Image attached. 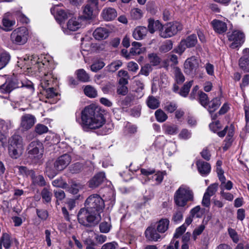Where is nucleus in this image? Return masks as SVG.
<instances>
[{
    "instance_id": "obj_44",
    "label": "nucleus",
    "mask_w": 249,
    "mask_h": 249,
    "mask_svg": "<svg viewBox=\"0 0 249 249\" xmlns=\"http://www.w3.org/2000/svg\"><path fill=\"white\" fill-rule=\"evenodd\" d=\"M84 92L86 95L91 98H94L97 95L96 89L90 86H87L85 87Z\"/></svg>"
},
{
    "instance_id": "obj_31",
    "label": "nucleus",
    "mask_w": 249,
    "mask_h": 249,
    "mask_svg": "<svg viewBox=\"0 0 249 249\" xmlns=\"http://www.w3.org/2000/svg\"><path fill=\"white\" fill-rule=\"evenodd\" d=\"M228 135L226 138V143L223 147L224 150H227L228 147L231 145L232 141L231 138L233 137L234 133V127L233 125L231 124L230 126H228L227 132Z\"/></svg>"
},
{
    "instance_id": "obj_63",
    "label": "nucleus",
    "mask_w": 249,
    "mask_h": 249,
    "mask_svg": "<svg viewBox=\"0 0 249 249\" xmlns=\"http://www.w3.org/2000/svg\"><path fill=\"white\" fill-rule=\"evenodd\" d=\"M128 92V89L125 85H120L118 87L117 93L119 95H125Z\"/></svg>"
},
{
    "instance_id": "obj_15",
    "label": "nucleus",
    "mask_w": 249,
    "mask_h": 249,
    "mask_svg": "<svg viewBox=\"0 0 249 249\" xmlns=\"http://www.w3.org/2000/svg\"><path fill=\"white\" fill-rule=\"evenodd\" d=\"M96 3L89 1L83 8V20L90 19L93 17V12L98 8Z\"/></svg>"
},
{
    "instance_id": "obj_34",
    "label": "nucleus",
    "mask_w": 249,
    "mask_h": 249,
    "mask_svg": "<svg viewBox=\"0 0 249 249\" xmlns=\"http://www.w3.org/2000/svg\"><path fill=\"white\" fill-rule=\"evenodd\" d=\"M76 74L78 79L83 82L89 81V76L84 69H79L76 71Z\"/></svg>"
},
{
    "instance_id": "obj_9",
    "label": "nucleus",
    "mask_w": 249,
    "mask_h": 249,
    "mask_svg": "<svg viewBox=\"0 0 249 249\" xmlns=\"http://www.w3.org/2000/svg\"><path fill=\"white\" fill-rule=\"evenodd\" d=\"M28 150L29 157L34 159L36 162L42 158L44 152V146L40 141L36 140L29 144Z\"/></svg>"
},
{
    "instance_id": "obj_40",
    "label": "nucleus",
    "mask_w": 249,
    "mask_h": 249,
    "mask_svg": "<svg viewBox=\"0 0 249 249\" xmlns=\"http://www.w3.org/2000/svg\"><path fill=\"white\" fill-rule=\"evenodd\" d=\"M123 63L120 60L112 62L107 67V71L109 72H114L118 70L122 66Z\"/></svg>"
},
{
    "instance_id": "obj_3",
    "label": "nucleus",
    "mask_w": 249,
    "mask_h": 249,
    "mask_svg": "<svg viewBox=\"0 0 249 249\" xmlns=\"http://www.w3.org/2000/svg\"><path fill=\"white\" fill-rule=\"evenodd\" d=\"M36 56L32 55L31 56V61L35 69L38 68L40 73V76L41 77L40 84L43 89H46L54 80L52 73L51 71H49V62L45 59L40 61L41 58H38L36 60Z\"/></svg>"
},
{
    "instance_id": "obj_2",
    "label": "nucleus",
    "mask_w": 249,
    "mask_h": 249,
    "mask_svg": "<svg viewBox=\"0 0 249 249\" xmlns=\"http://www.w3.org/2000/svg\"><path fill=\"white\" fill-rule=\"evenodd\" d=\"M81 125L86 130L101 128L106 123V119L99 109L90 105L85 107L81 113Z\"/></svg>"
},
{
    "instance_id": "obj_35",
    "label": "nucleus",
    "mask_w": 249,
    "mask_h": 249,
    "mask_svg": "<svg viewBox=\"0 0 249 249\" xmlns=\"http://www.w3.org/2000/svg\"><path fill=\"white\" fill-rule=\"evenodd\" d=\"M163 129L164 133L168 135H175L178 130V126L175 124H165Z\"/></svg>"
},
{
    "instance_id": "obj_53",
    "label": "nucleus",
    "mask_w": 249,
    "mask_h": 249,
    "mask_svg": "<svg viewBox=\"0 0 249 249\" xmlns=\"http://www.w3.org/2000/svg\"><path fill=\"white\" fill-rule=\"evenodd\" d=\"M182 213L183 212L182 210H181L180 209H178L176 212H175L172 220L175 222H178L180 221H181L182 219L183 216H182Z\"/></svg>"
},
{
    "instance_id": "obj_22",
    "label": "nucleus",
    "mask_w": 249,
    "mask_h": 249,
    "mask_svg": "<svg viewBox=\"0 0 249 249\" xmlns=\"http://www.w3.org/2000/svg\"><path fill=\"white\" fill-rule=\"evenodd\" d=\"M211 24L214 31L218 34H223L227 30V24L225 21L219 19H213Z\"/></svg>"
},
{
    "instance_id": "obj_55",
    "label": "nucleus",
    "mask_w": 249,
    "mask_h": 249,
    "mask_svg": "<svg viewBox=\"0 0 249 249\" xmlns=\"http://www.w3.org/2000/svg\"><path fill=\"white\" fill-rule=\"evenodd\" d=\"M191 137V133L186 129H183L178 135L179 139L187 140Z\"/></svg>"
},
{
    "instance_id": "obj_38",
    "label": "nucleus",
    "mask_w": 249,
    "mask_h": 249,
    "mask_svg": "<svg viewBox=\"0 0 249 249\" xmlns=\"http://www.w3.org/2000/svg\"><path fill=\"white\" fill-rule=\"evenodd\" d=\"M193 80H191L185 83L179 92V94L182 96L186 97L190 91V88L193 85Z\"/></svg>"
},
{
    "instance_id": "obj_7",
    "label": "nucleus",
    "mask_w": 249,
    "mask_h": 249,
    "mask_svg": "<svg viewBox=\"0 0 249 249\" xmlns=\"http://www.w3.org/2000/svg\"><path fill=\"white\" fill-rule=\"evenodd\" d=\"M20 87L23 88L24 91L27 89L29 93H32L34 91V88L32 85L24 86L23 83L17 78L5 79L4 83L0 86V91L3 93H8L15 89Z\"/></svg>"
},
{
    "instance_id": "obj_8",
    "label": "nucleus",
    "mask_w": 249,
    "mask_h": 249,
    "mask_svg": "<svg viewBox=\"0 0 249 249\" xmlns=\"http://www.w3.org/2000/svg\"><path fill=\"white\" fill-rule=\"evenodd\" d=\"M29 37V32L25 27H19L15 29L10 36L11 42L17 45L25 44Z\"/></svg>"
},
{
    "instance_id": "obj_41",
    "label": "nucleus",
    "mask_w": 249,
    "mask_h": 249,
    "mask_svg": "<svg viewBox=\"0 0 249 249\" xmlns=\"http://www.w3.org/2000/svg\"><path fill=\"white\" fill-rule=\"evenodd\" d=\"M155 115L157 121L160 123L165 122L168 118L166 114L160 109H159L155 111Z\"/></svg>"
},
{
    "instance_id": "obj_18",
    "label": "nucleus",
    "mask_w": 249,
    "mask_h": 249,
    "mask_svg": "<svg viewBox=\"0 0 249 249\" xmlns=\"http://www.w3.org/2000/svg\"><path fill=\"white\" fill-rule=\"evenodd\" d=\"M102 18L106 21H111L117 16L116 10L111 7H106L103 9L101 14Z\"/></svg>"
},
{
    "instance_id": "obj_39",
    "label": "nucleus",
    "mask_w": 249,
    "mask_h": 249,
    "mask_svg": "<svg viewBox=\"0 0 249 249\" xmlns=\"http://www.w3.org/2000/svg\"><path fill=\"white\" fill-rule=\"evenodd\" d=\"M174 74L175 80L177 84H182L185 81V77L181 72L180 69L178 67L175 68Z\"/></svg>"
},
{
    "instance_id": "obj_20",
    "label": "nucleus",
    "mask_w": 249,
    "mask_h": 249,
    "mask_svg": "<svg viewBox=\"0 0 249 249\" xmlns=\"http://www.w3.org/2000/svg\"><path fill=\"white\" fill-rule=\"evenodd\" d=\"M105 179V174L99 172L96 174L89 181V186L91 188H95L99 186Z\"/></svg>"
},
{
    "instance_id": "obj_52",
    "label": "nucleus",
    "mask_w": 249,
    "mask_h": 249,
    "mask_svg": "<svg viewBox=\"0 0 249 249\" xmlns=\"http://www.w3.org/2000/svg\"><path fill=\"white\" fill-rule=\"evenodd\" d=\"M178 106L174 102H167L165 105L164 109L169 112L172 113L176 110Z\"/></svg>"
},
{
    "instance_id": "obj_28",
    "label": "nucleus",
    "mask_w": 249,
    "mask_h": 249,
    "mask_svg": "<svg viewBox=\"0 0 249 249\" xmlns=\"http://www.w3.org/2000/svg\"><path fill=\"white\" fill-rule=\"evenodd\" d=\"M108 31L107 28L99 27L93 32V35L97 40L106 39L108 36Z\"/></svg>"
},
{
    "instance_id": "obj_10",
    "label": "nucleus",
    "mask_w": 249,
    "mask_h": 249,
    "mask_svg": "<svg viewBox=\"0 0 249 249\" xmlns=\"http://www.w3.org/2000/svg\"><path fill=\"white\" fill-rule=\"evenodd\" d=\"M182 29V25L180 23L178 22H169L162 26L160 36L164 38L171 37Z\"/></svg>"
},
{
    "instance_id": "obj_62",
    "label": "nucleus",
    "mask_w": 249,
    "mask_h": 249,
    "mask_svg": "<svg viewBox=\"0 0 249 249\" xmlns=\"http://www.w3.org/2000/svg\"><path fill=\"white\" fill-rule=\"evenodd\" d=\"M127 68L129 71L136 72L139 69L138 65L135 62L130 61L127 63Z\"/></svg>"
},
{
    "instance_id": "obj_59",
    "label": "nucleus",
    "mask_w": 249,
    "mask_h": 249,
    "mask_svg": "<svg viewBox=\"0 0 249 249\" xmlns=\"http://www.w3.org/2000/svg\"><path fill=\"white\" fill-rule=\"evenodd\" d=\"M110 227V225L107 222H102L100 225V231L103 233H107L109 231Z\"/></svg>"
},
{
    "instance_id": "obj_58",
    "label": "nucleus",
    "mask_w": 249,
    "mask_h": 249,
    "mask_svg": "<svg viewBox=\"0 0 249 249\" xmlns=\"http://www.w3.org/2000/svg\"><path fill=\"white\" fill-rule=\"evenodd\" d=\"M152 70V68L151 66L149 64H147L142 68L140 73L142 74L147 76Z\"/></svg>"
},
{
    "instance_id": "obj_36",
    "label": "nucleus",
    "mask_w": 249,
    "mask_h": 249,
    "mask_svg": "<svg viewBox=\"0 0 249 249\" xmlns=\"http://www.w3.org/2000/svg\"><path fill=\"white\" fill-rule=\"evenodd\" d=\"M10 56L7 53H0V70L4 68L9 63Z\"/></svg>"
},
{
    "instance_id": "obj_43",
    "label": "nucleus",
    "mask_w": 249,
    "mask_h": 249,
    "mask_svg": "<svg viewBox=\"0 0 249 249\" xmlns=\"http://www.w3.org/2000/svg\"><path fill=\"white\" fill-rule=\"evenodd\" d=\"M131 17L135 20L141 18L143 16V12L140 9L133 8L130 11Z\"/></svg>"
},
{
    "instance_id": "obj_48",
    "label": "nucleus",
    "mask_w": 249,
    "mask_h": 249,
    "mask_svg": "<svg viewBox=\"0 0 249 249\" xmlns=\"http://www.w3.org/2000/svg\"><path fill=\"white\" fill-rule=\"evenodd\" d=\"M218 187V184L217 183H213L211 185H210L207 189L205 194H206L207 195L212 196L213 195H214L215 192H216L217 190Z\"/></svg>"
},
{
    "instance_id": "obj_17",
    "label": "nucleus",
    "mask_w": 249,
    "mask_h": 249,
    "mask_svg": "<svg viewBox=\"0 0 249 249\" xmlns=\"http://www.w3.org/2000/svg\"><path fill=\"white\" fill-rule=\"evenodd\" d=\"M83 21L84 20L82 17L72 18L68 21L67 29L71 31H75L81 28Z\"/></svg>"
},
{
    "instance_id": "obj_32",
    "label": "nucleus",
    "mask_w": 249,
    "mask_h": 249,
    "mask_svg": "<svg viewBox=\"0 0 249 249\" xmlns=\"http://www.w3.org/2000/svg\"><path fill=\"white\" fill-rule=\"evenodd\" d=\"M69 183L71 184L70 187L68 186L66 189L69 192L73 195L77 194L79 190L83 188V186L80 183L72 180L69 182Z\"/></svg>"
},
{
    "instance_id": "obj_46",
    "label": "nucleus",
    "mask_w": 249,
    "mask_h": 249,
    "mask_svg": "<svg viewBox=\"0 0 249 249\" xmlns=\"http://www.w3.org/2000/svg\"><path fill=\"white\" fill-rule=\"evenodd\" d=\"M148 57L150 63L153 66H157L160 62V59L156 53H150L148 55Z\"/></svg>"
},
{
    "instance_id": "obj_29",
    "label": "nucleus",
    "mask_w": 249,
    "mask_h": 249,
    "mask_svg": "<svg viewBox=\"0 0 249 249\" xmlns=\"http://www.w3.org/2000/svg\"><path fill=\"white\" fill-rule=\"evenodd\" d=\"M30 178L34 185L44 186L46 185V181L42 175L36 174L34 171L30 172Z\"/></svg>"
},
{
    "instance_id": "obj_64",
    "label": "nucleus",
    "mask_w": 249,
    "mask_h": 249,
    "mask_svg": "<svg viewBox=\"0 0 249 249\" xmlns=\"http://www.w3.org/2000/svg\"><path fill=\"white\" fill-rule=\"evenodd\" d=\"M209 127L212 131L215 132L221 128V124L219 121H216L211 123Z\"/></svg>"
},
{
    "instance_id": "obj_50",
    "label": "nucleus",
    "mask_w": 249,
    "mask_h": 249,
    "mask_svg": "<svg viewBox=\"0 0 249 249\" xmlns=\"http://www.w3.org/2000/svg\"><path fill=\"white\" fill-rule=\"evenodd\" d=\"M35 131L39 135L47 133L48 131V128L46 125L38 124L35 127Z\"/></svg>"
},
{
    "instance_id": "obj_26",
    "label": "nucleus",
    "mask_w": 249,
    "mask_h": 249,
    "mask_svg": "<svg viewBox=\"0 0 249 249\" xmlns=\"http://www.w3.org/2000/svg\"><path fill=\"white\" fill-rule=\"evenodd\" d=\"M12 127V124L10 121H5L0 119V142H2L5 139L6 136L4 133Z\"/></svg>"
},
{
    "instance_id": "obj_13",
    "label": "nucleus",
    "mask_w": 249,
    "mask_h": 249,
    "mask_svg": "<svg viewBox=\"0 0 249 249\" xmlns=\"http://www.w3.org/2000/svg\"><path fill=\"white\" fill-rule=\"evenodd\" d=\"M197 42L196 35L193 34L188 36L186 39L181 40L178 46L177 52L180 54H182L186 48L194 47Z\"/></svg>"
},
{
    "instance_id": "obj_21",
    "label": "nucleus",
    "mask_w": 249,
    "mask_h": 249,
    "mask_svg": "<svg viewBox=\"0 0 249 249\" xmlns=\"http://www.w3.org/2000/svg\"><path fill=\"white\" fill-rule=\"evenodd\" d=\"M196 165L199 173L202 176H207L210 173L211 167L209 163L202 160H199L196 162Z\"/></svg>"
},
{
    "instance_id": "obj_49",
    "label": "nucleus",
    "mask_w": 249,
    "mask_h": 249,
    "mask_svg": "<svg viewBox=\"0 0 249 249\" xmlns=\"http://www.w3.org/2000/svg\"><path fill=\"white\" fill-rule=\"evenodd\" d=\"M105 65V63L102 61L95 62L90 66L91 70L94 72H97L102 69Z\"/></svg>"
},
{
    "instance_id": "obj_25",
    "label": "nucleus",
    "mask_w": 249,
    "mask_h": 249,
    "mask_svg": "<svg viewBox=\"0 0 249 249\" xmlns=\"http://www.w3.org/2000/svg\"><path fill=\"white\" fill-rule=\"evenodd\" d=\"M148 31L151 34H153L157 30H159V34L162 28V25L159 20H155L152 18H149L148 20Z\"/></svg>"
},
{
    "instance_id": "obj_12",
    "label": "nucleus",
    "mask_w": 249,
    "mask_h": 249,
    "mask_svg": "<svg viewBox=\"0 0 249 249\" xmlns=\"http://www.w3.org/2000/svg\"><path fill=\"white\" fill-rule=\"evenodd\" d=\"M228 37L229 40L231 42L230 47L232 49L241 46L244 42V34L240 31H233L231 34H228Z\"/></svg>"
},
{
    "instance_id": "obj_47",
    "label": "nucleus",
    "mask_w": 249,
    "mask_h": 249,
    "mask_svg": "<svg viewBox=\"0 0 249 249\" xmlns=\"http://www.w3.org/2000/svg\"><path fill=\"white\" fill-rule=\"evenodd\" d=\"M53 185L54 187L66 189L68 186V184L62 178H58L54 180L52 182Z\"/></svg>"
},
{
    "instance_id": "obj_19",
    "label": "nucleus",
    "mask_w": 249,
    "mask_h": 249,
    "mask_svg": "<svg viewBox=\"0 0 249 249\" xmlns=\"http://www.w3.org/2000/svg\"><path fill=\"white\" fill-rule=\"evenodd\" d=\"M51 12L54 15L56 19L60 21L65 20L71 16V13L68 10L58 9L56 7L51 8Z\"/></svg>"
},
{
    "instance_id": "obj_23",
    "label": "nucleus",
    "mask_w": 249,
    "mask_h": 249,
    "mask_svg": "<svg viewBox=\"0 0 249 249\" xmlns=\"http://www.w3.org/2000/svg\"><path fill=\"white\" fill-rule=\"evenodd\" d=\"M148 33V29L144 26H137L133 31L132 36L136 40L144 39Z\"/></svg>"
},
{
    "instance_id": "obj_42",
    "label": "nucleus",
    "mask_w": 249,
    "mask_h": 249,
    "mask_svg": "<svg viewBox=\"0 0 249 249\" xmlns=\"http://www.w3.org/2000/svg\"><path fill=\"white\" fill-rule=\"evenodd\" d=\"M43 200L47 203L51 201L52 194L47 188H44L41 193Z\"/></svg>"
},
{
    "instance_id": "obj_51",
    "label": "nucleus",
    "mask_w": 249,
    "mask_h": 249,
    "mask_svg": "<svg viewBox=\"0 0 249 249\" xmlns=\"http://www.w3.org/2000/svg\"><path fill=\"white\" fill-rule=\"evenodd\" d=\"M199 102L202 106L205 107L209 103V99L207 95L201 91L199 94Z\"/></svg>"
},
{
    "instance_id": "obj_33",
    "label": "nucleus",
    "mask_w": 249,
    "mask_h": 249,
    "mask_svg": "<svg viewBox=\"0 0 249 249\" xmlns=\"http://www.w3.org/2000/svg\"><path fill=\"white\" fill-rule=\"evenodd\" d=\"M220 105V99L216 97L209 103L208 110L210 113L213 112L219 107Z\"/></svg>"
},
{
    "instance_id": "obj_6",
    "label": "nucleus",
    "mask_w": 249,
    "mask_h": 249,
    "mask_svg": "<svg viewBox=\"0 0 249 249\" xmlns=\"http://www.w3.org/2000/svg\"><path fill=\"white\" fill-rule=\"evenodd\" d=\"M174 199L177 205L184 207L188 201L193 200V193L189 186L182 185L176 191Z\"/></svg>"
},
{
    "instance_id": "obj_4",
    "label": "nucleus",
    "mask_w": 249,
    "mask_h": 249,
    "mask_svg": "<svg viewBox=\"0 0 249 249\" xmlns=\"http://www.w3.org/2000/svg\"><path fill=\"white\" fill-rule=\"evenodd\" d=\"M71 161V156L66 154L59 157L54 161H48L46 163L45 170L47 175L51 178H53L59 171L65 169Z\"/></svg>"
},
{
    "instance_id": "obj_1",
    "label": "nucleus",
    "mask_w": 249,
    "mask_h": 249,
    "mask_svg": "<svg viewBox=\"0 0 249 249\" xmlns=\"http://www.w3.org/2000/svg\"><path fill=\"white\" fill-rule=\"evenodd\" d=\"M85 204L86 208L81 209L77 215L79 223L87 227L97 224L101 220L99 212L105 207L104 200L93 194L89 196Z\"/></svg>"
},
{
    "instance_id": "obj_14",
    "label": "nucleus",
    "mask_w": 249,
    "mask_h": 249,
    "mask_svg": "<svg viewBox=\"0 0 249 249\" xmlns=\"http://www.w3.org/2000/svg\"><path fill=\"white\" fill-rule=\"evenodd\" d=\"M36 122L35 116L31 114H24L20 118V128L22 131H27L33 126Z\"/></svg>"
},
{
    "instance_id": "obj_24",
    "label": "nucleus",
    "mask_w": 249,
    "mask_h": 249,
    "mask_svg": "<svg viewBox=\"0 0 249 249\" xmlns=\"http://www.w3.org/2000/svg\"><path fill=\"white\" fill-rule=\"evenodd\" d=\"M145 237L150 241H158L161 238V236L157 232L155 228L148 227L145 231Z\"/></svg>"
},
{
    "instance_id": "obj_37",
    "label": "nucleus",
    "mask_w": 249,
    "mask_h": 249,
    "mask_svg": "<svg viewBox=\"0 0 249 249\" xmlns=\"http://www.w3.org/2000/svg\"><path fill=\"white\" fill-rule=\"evenodd\" d=\"M146 103L148 107L153 109H155L159 107L160 104L159 100L152 96H149Z\"/></svg>"
},
{
    "instance_id": "obj_27",
    "label": "nucleus",
    "mask_w": 249,
    "mask_h": 249,
    "mask_svg": "<svg viewBox=\"0 0 249 249\" xmlns=\"http://www.w3.org/2000/svg\"><path fill=\"white\" fill-rule=\"evenodd\" d=\"M243 56L240 58L239 61V65L241 69L246 72H249V66H246L245 63L247 62V59H249V49L246 48L243 51Z\"/></svg>"
},
{
    "instance_id": "obj_57",
    "label": "nucleus",
    "mask_w": 249,
    "mask_h": 249,
    "mask_svg": "<svg viewBox=\"0 0 249 249\" xmlns=\"http://www.w3.org/2000/svg\"><path fill=\"white\" fill-rule=\"evenodd\" d=\"M186 226L185 224H183L178 228L176 229V232L174 235V238H178L181 236L186 231Z\"/></svg>"
},
{
    "instance_id": "obj_16",
    "label": "nucleus",
    "mask_w": 249,
    "mask_h": 249,
    "mask_svg": "<svg viewBox=\"0 0 249 249\" xmlns=\"http://www.w3.org/2000/svg\"><path fill=\"white\" fill-rule=\"evenodd\" d=\"M142 44L138 42L134 41L132 43V48L128 55H125L127 59L133 58V56L140 54L145 51V48H142Z\"/></svg>"
},
{
    "instance_id": "obj_30",
    "label": "nucleus",
    "mask_w": 249,
    "mask_h": 249,
    "mask_svg": "<svg viewBox=\"0 0 249 249\" xmlns=\"http://www.w3.org/2000/svg\"><path fill=\"white\" fill-rule=\"evenodd\" d=\"M169 220L168 218H162L157 223V230L160 233L165 232L169 228Z\"/></svg>"
},
{
    "instance_id": "obj_45",
    "label": "nucleus",
    "mask_w": 249,
    "mask_h": 249,
    "mask_svg": "<svg viewBox=\"0 0 249 249\" xmlns=\"http://www.w3.org/2000/svg\"><path fill=\"white\" fill-rule=\"evenodd\" d=\"M1 243L3 244L4 248L6 249L10 248L11 241L10 239V236L8 234L3 233L1 238Z\"/></svg>"
},
{
    "instance_id": "obj_60",
    "label": "nucleus",
    "mask_w": 249,
    "mask_h": 249,
    "mask_svg": "<svg viewBox=\"0 0 249 249\" xmlns=\"http://www.w3.org/2000/svg\"><path fill=\"white\" fill-rule=\"evenodd\" d=\"M16 14L18 19L21 22L25 23H28L29 22L30 19L20 12H17Z\"/></svg>"
},
{
    "instance_id": "obj_5",
    "label": "nucleus",
    "mask_w": 249,
    "mask_h": 249,
    "mask_svg": "<svg viewBox=\"0 0 249 249\" xmlns=\"http://www.w3.org/2000/svg\"><path fill=\"white\" fill-rule=\"evenodd\" d=\"M8 153L13 159H18L22 154L23 150V140L17 134L13 135L8 141Z\"/></svg>"
},
{
    "instance_id": "obj_54",
    "label": "nucleus",
    "mask_w": 249,
    "mask_h": 249,
    "mask_svg": "<svg viewBox=\"0 0 249 249\" xmlns=\"http://www.w3.org/2000/svg\"><path fill=\"white\" fill-rule=\"evenodd\" d=\"M204 229V225H201L194 230L193 232V238L194 241H195L196 239L197 236L199 235L202 233Z\"/></svg>"
},
{
    "instance_id": "obj_56",
    "label": "nucleus",
    "mask_w": 249,
    "mask_h": 249,
    "mask_svg": "<svg viewBox=\"0 0 249 249\" xmlns=\"http://www.w3.org/2000/svg\"><path fill=\"white\" fill-rule=\"evenodd\" d=\"M45 89V95L47 98H52L57 95V93L53 88L44 89Z\"/></svg>"
},
{
    "instance_id": "obj_61",
    "label": "nucleus",
    "mask_w": 249,
    "mask_h": 249,
    "mask_svg": "<svg viewBox=\"0 0 249 249\" xmlns=\"http://www.w3.org/2000/svg\"><path fill=\"white\" fill-rule=\"evenodd\" d=\"M228 232L233 241L235 243H237L239 239L236 231L234 229L229 228L228 229Z\"/></svg>"
},
{
    "instance_id": "obj_11",
    "label": "nucleus",
    "mask_w": 249,
    "mask_h": 249,
    "mask_svg": "<svg viewBox=\"0 0 249 249\" xmlns=\"http://www.w3.org/2000/svg\"><path fill=\"white\" fill-rule=\"evenodd\" d=\"M200 60L195 56L187 59L184 64V71L185 73L195 75L198 73Z\"/></svg>"
}]
</instances>
